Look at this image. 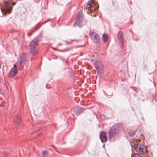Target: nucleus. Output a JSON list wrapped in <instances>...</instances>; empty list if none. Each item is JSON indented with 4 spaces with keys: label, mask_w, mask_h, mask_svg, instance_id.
<instances>
[{
    "label": "nucleus",
    "mask_w": 157,
    "mask_h": 157,
    "mask_svg": "<svg viewBox=\"0 0 157 157\" xmlns=\"http://www.w3.org/2000/svg\"><path fill=\"white\" fill-rule=\"evenodd\" d=\"M39 43V40L37 37L34 38L29 43V48L31 54L35 55L38 51V46Z\"/></svg>",
    "instance_id": "nucleus-1"
},
{
    "label": "nucleus",
    "mask_w": 157,
    "mask_h": 157,
    "mask_svg": "<svg viewBox=\"0 0 157 157\" xmlns=\"http://www.w3.org/2000/svg\"><path fill=\"white\" fill-rule=\"evenodd\" d=\"M120 128L119 124L116 123L114 124L110 129L109 132V139L111 142H114L115 140L114 137L118 133Z\"/></svg>",
    "instance_id": "nucleus-2"
},
{
    "label": "nucleus",
    "mask_w": 157,
    "mask_h": 157,
    "mask_svg": "<svg viewBox=\"0 0 157 157\" xmlns=\"http://www.w3.org/2000/svg\"><path fill=\"white\" fill-rule=\"evenodd\" d=\"M27 56L25 53H22L18 57L17 65L18 66L19 69L22 70L25 64V62L26 61Z\"/></svg>",
    "instance_id": "nucleus-3"
},
{
    "label": "nucleus",
    "mask_w": 157,
    "mask_h": 157,
    "mask_svg": "<svg viewBox=\"0 0 157 157\" xmlns=\"http://www.w3.org/2000/svg\"><path fill=\"white\" fill-rule=\"evenodd\" d=\"M86 21V20L84 19L82 13L79 12L73 25L81 27L85 24Z\"/></svg>",
    "instance_id": "nucleus-4"
},
{
    "label": "nucleus",
    "mask_w": 157,
    "mask_h": 157,
    "mask_svg": "<svg viewBox=\"0 0 157 157\" xmlns=\"http://www.w3.org/2000/svg\"><path fill=\"white\" fill-rule=\"evenodd\" d=\"M89 35L91 40L94 43L98 45L101 44L100 37L97 33L91 31L90 32Z\"/></svg>",
    "instance_id": "nucleus-5"
},
{
    "label": "nucleus",
    "mask_w": 157,
    "mask_h": 157,
    "mask_svg": "<svg viewBox=\"0 0 157 157\" xmlns=\"http://www.w3.org/2000/svg\"><path fill=\"white\" fill-rule=\"evenodd\" d=\"M95 67L97 70L98 74H101L103 72L104 66L99 61H96L94 62Z\"/></svg>",
    "instance_id": "nucleus-6"
},
{
    "label": "nucleus",
    "mask_w": 157,
    "mask_h": 157,
    "mask_svg": "<svg viewBox=\"0 0 157 157\" xmlns=\"http://www.w3.org/2000/svg\"><path fill=\"white\" fill-rule=\"evenodd\" d=\"M10 2L7 1L5 3V8L3 9H1V10L2 13H10L11 12L12 7L10 6Z\"/></svg>",
    "instance_id": "nucleus-7"
},
{
    "label": "nucleus",
    "mask_w": 157,
    "mask_h": 157,
    "mask_svg": "<svg viewBox=\"0 0 157 157\" xmlns=\"http://www.w3.org/2000/svg\"><path fill=\"white\" fill-rule=\"evenodd\" d=\"M136 150L141 154H144L147 151L146 146L143 144H140L138 148H137Z\"/></svg>",
    "instance_id": "nucleus-8"
},
{
    "label": "nucleus",
    "mask_w": 157,
    "mask_h": 157,
    "mask_svg": "<svg viewBox=\"0 0 157 157\" xmlns=\"http://www.w3.org/2000/svg\"><path fill=\"white\" fill-rule=\"evenodd\" d=\"M95 3L93 0H90L88 1L86 3V5H85V7L86 9H88L89 10L90 8L91 9V10H94L96 8L93 7L95 5Z\"/></svg>",
    "instance_id": "nucleus-9"
},
{
    "label": "nucleus",
    "mask_w": 157,
    "mask_h": 157,
    "mask_svg": "<svg viewBox=\"0 0 157 157\" xmlns=\"http://www.w3.org/2000/svg\"><path fill=\"white\" fill-rule=\"evenodd\" d=\"M99 137L102 143H105L107 141V137L104 131H101L99 133Z\"/></svg>",
    "instance_id": "nucleus-10"
},
{
    "label": "nucleus",
    "mask_w": 157,
    "mask_h": 157,
    "mask_svg": "<svg viewBox=\"0 0 157 157\" xmlns=\"http://www.w3.org/2000/svg\"><path fill=\"white\" fill-rule=\"evenodd\" d=\"M85 109L79 106H77L74 109L75 113L78 115L85 110Z\"/></svg>",
    "instance_id": "nucleus-11"
},
{
    "label": "nucleus",
    "mask_w": 157,
    "mask_h": 157,
    "mask_svg": "<svg viewBox=\"0 0 157 157\" xmlns=\"http://www.w3.org/2000/svg\"><path fill=\"white\" fill-rule=\"evenodd\" d=\"M14 122L16 126L20 127L21 125V121L19 116L17 115L14 117Z\"/></svg>",
    "instance_id": "nucleus-12"
},
{
    "label": "nucleus",
    "mask_w": 157,
    "mask_h": 157,
    "mask_svg": "<svg viewBox=\"0 0 157 157\" xmlns=\"http://www.w3.org/2000/svg\"><path fill=\"white\" fill-rule=\"evenodd\" d=\"M17 69L15 67H13L11 69L9 73L8 76L9 78H11L14 77L17 73Z\"/></svg>",
    "instance_id": "nucleus-13"
},
{
    "label": "nucleus",
    "mask_w": 157,
    "mask_h": 157,
    "mask_svg": "<svg viewBox=\"0 0 157 157\" xmlns=\"http://www.w3.org/2000/svg\"><path fill=\"white\" fill-rule=\"evenodd\" d=\"M117 38L120 41V44L121 46L122 47H123V35L122 32L121 31H120L119 32L117 36Z\"/></svg>",
    "instance_id": "nucleus-14"
},
{
    "label": "nucleus",
    "mask_w": 157,
    "mask_h": 157,
    "mask_svg": "<svg viewBox=\"0 0 157 157\" xmlns=\"http://www.w3.org/2000/svg\"><path fill=\"white\" fill-rule=\"evenodd\" d=\"M49 155L48 152L46 150H42V155L43 157H47Z\"/></svg>",
    "instance_id": "nucleus-15"
},
{
    "label": "nucleus",
    "mask_w": 157,
    "mask_h": 157,
    "mask_svg": "<svg viewBox=\"0 0 157 157\" xmlns=\"http://www.w3.org/2000/svg\"><path fill=\"white\" fill-rule=\"evenodd\" d=\"M102 39L104 42L106 43L108 39V35L105 33H104L102 35Z\"/></svg>",
    "instance_id": "nucleus-16"
},
{
    "label": "nucleus",
    "mask_w": 157,
    "mask_h": 157,
    "mask_svg": "<svg viewBox=\"0 0 157 157\" xmlns=\"http://www.w3.org/2000/svg\"><path fill=\"white\" fill-rule=\"evenodd\" d=\"M135 132L134 130H131L128 132L129 135L130 136H133L135 134Z\"/></svg>",
    "instance_id": "nucleus-17"
},
{
    "label": "nucleus",
    "mask_w": 157,
    "mask_h": 157,
    "mask_svg": "<svg viewBox=\"0 0 157 157\" xmlns=\"http://www.w3.org/2000/svg\"><path fill=\"white\" fill-rule=\"evenodd\" d=\"M4 157H9L10 156V154L6 152H5L3 154Z\"/></svg>",
    "instance_id": "nucleus-18"
},
{
    "label": "nucleus",
    "mask_w": 157,
    "mask_h": 157,
    "mask_svg": "<svg viewBox=\"0 0 157 157\" xmlns=\"http://www.w3.org/2000/svg\"><path fill=\"white\" fill-rule=\"evenodd\" d=\"M145 157H152V155H151V154H148L145 155Z\"/></svg>",
    "instance_id": "nucleus-19"
},
{
    "label": "nucleus",
    "mask_w": 157,
    "mask_h": 157,
    "mask_svg": "<svg viewBox=\"0 0 157 157\" xmlns=\"http://www.w3.org/2000/svg\"><path fill=\"white\" fill-rule=\"evenodd\" d=\"M17 32V30H14V29H12V30H11V32H12V33H14V32Z\"/></svg>",
    "instance_id": "nucleus-20"
},
{
    "label": "nucleus",
    "mask_w": 157,
    "mask_h": 157,
    "mask_svg": "<svg viewBox=\"0 0 157 157\" xmlns=\"http://www.w3.org/2000/svg\"><path fill=\"white\" fill-rule=\"evenodd\" d=\"M32 34V33H29L28 34V36H31Z\"/></svg>",
    "instance_id": "nucleus-21"
},
{
    "label": "nucleus",
    "mask_w": 157,
    "mask_h": 157,
    "mask_svg": "<svg viewBox=\"0 0 157 157\" xmlns=\"http://www.w3.org/2000/svg\"><path fill=\"white\" fill-rule=\"evenodd\" d=\"M51 20H52V19H49L48 20H47L46 21H45L44 22V23H46V22H48V21H51Z\"/></svg>",
    "instance_id": "nucleus-22"
},
{
    "label": "nucleus",
    "mask_w": 157,
    "mask_h": 157,
    "mask_svg": "<svg viewBox=\"0 0 157 157\" xmlns=\"http://www.w3.org/2000/svg\"><path fill=\"white\" fill-rule=\"evenodd\" d=\"M2 64V62L0 60V68H1Z\"/></svg>",
    "instance_id": "nucleus-23"
},
{
    "label": "nucleus",
    "mask_w": 157,
    "mask_h": 157,
    "mask_svg": "<svg viewBox=\"0 0 157 157\" xmlns=\"http://www.w3.org/2000/svg\"><path fill=\"white\" fill-rule=\"evenodd\" d=\"M65 62L66 63H67V64L68 63V62L67 60Z\"/></svg>",
    "instance_id": "nucleus-24"
},
{
    "label": "nucleus",
    "mask_w": 157,
    "mask_h": 157,
    "mask_svg": "<svg viewBox=\"0 0 157 157\" xmlns=\"http://www.w3.org/2000/svg\"><path fill=\"white\" fill-rule=\"evenodd\" d=\"M62 45V44L61 43L59 44L58 45V46H60Z\"/></svg>",
    "instance_id": "nucleus-25"
},
{
    "label": "nucleus",
    "mask_w": 157,
    "mask_h": 157,
    "mask_svg": "<svg viewBox=\"0 0 157 157\" xmlns=\"http://www.w3.org/2000/svg\"><path fill=\"white\" fill-rule=\"evenodd\" d=\"M70 42H67V44H70Z\"/></svg>",
    "instance_id": "nucleus-26"
},
{
    "label": "nucleus",
    "mask_w": 157,
    "mask_h": 157,
    "mask_svg": "<svg viewBox=\"0 0 157 157\" xmlns=\"http://www.w3.org/2000/svg\"><path fill=\"white\" fill-rule=\"evenodd\" d=\"M15 3H13V6H14V5H15Z\"/></svg>",
    "instance_id": "nucleus-27"
},
{
    "label": "nucleus",
    "mask_w": 157,
    "mask_h": 157,
    "mask_svg": "<svg viewBox=\"0 0 157 157\" xmlns=\"http://www.w3.org/2000/svg\"><path fill=\"white\" fill-rule=\"evenodd\" d=\"M138 156L137 157H140V156L139 155H137Z\"/></svg>",
    "instance_id": "nucleus-28"
},
{
    "label": "nucleus",
    "mask_w": 157,
    "mask_h": 157,
    "mask_svg": "<svg viewBox=\"0 0 157 157\" xmlns=\"http://www.w3.org/2000/svg\"><path fill=\"white\" fill-rule=\"evenodd\" d=\"M31 59H34L32 57V58H31Z\"/></svg>",
    "instance_id": "nucleus-29"
},
{
    "label": "nucleus",
    "mask_w": 157,
    "mask_h": 157,
    "mask_svg": "<svg viewBox=\"0 0 157 157\" xmlns=\"http://www.w3.org/2000/svg\"><path fill=\"white\" fill-rule=\"evenodd\" d=\"M1 89L0 88V93H1Z\"/></svg>",
    "instance_id": "nucleus-30"
},
{
    "label": "nucleus",
    "mask_w": 157,
    "mask_h": 157,
    "mask_svg": "<svg viewBox=\"0 0 157 157\" xmlns=\"http://www.w3.org/2000/svg\"><path fill=\"white\" fill-rule=\"evenodd\" d=\"M130 87H131V88H132V87L131 86H130Z\"/></svg>",
    "instance_id": "nucleus-31"
},
{
    "label": "nucleus",
    "mask_w": 157,
    "mask_h": 157,
    "mask_svg": "<svg viewBox=\"0 0 157 157\" xmlns=\"http://www.w3.org/2000/svg\"><path fill=\"white\" fill-rule=\"evenodd\" d=\"M37 29H35V30H34V31H36Z\"/></svg>",
    "instance_id": "nucleus-32"
}]
</instances>
